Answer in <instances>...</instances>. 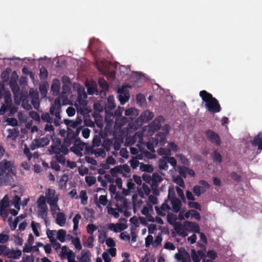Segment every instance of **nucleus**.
<instances>
[{
	"instance_id": "50",
	"label": "nucleus",
	"mask_w": 262,
	"mask_h": 262,
	"mask_svg": "<svg viewBox=\"0 0 262 262\" xmlns=\"http://www.w3.org/2000/svg\"><path fill=\"white\" fill-rule=\"evenodd\" d=\"M39 224L37 223H35L34 221H32L31 223V227L32 230L35 234V235L37 237H39L40 236V234L39 231L37 229V226H39Z\"/></svg>"
},
{
	"instance_id": "26",
	"label": "nucleus",
	"mask_w": 262,
	"mask_h": 262,
	"mask_svg": "<svg viewBox=\"0 0 262 262\" xmlns=\"http://www.w3.org/2000/svg\"><path fill=\"white\" fill-rule=\"evenodd\" d=\"M9 206V203L5 197L0 201V213L2 215L3 212Z\"/></svg>"
},
{
	"instance_id": "21",
	"label": "nucleus",
	"mask_w": 262,
	"mask_h": 262,
	"mask_svg": "<svg viewBox=\"0 0 262 262\" xmlns=\"http://www.w3.org/2000/svg\"><path fill=\"white\" fill-rule=\"evenodd\" d=\"M37 147H42L48 145L50 143V139L48 137H42L35 140Z\"/></svg>"
},
{
	"instance_id": "49",
	"label": "nucleus",
	"mask_w": 262,
	"mask_h": 262,
	"mask_svg": "<svg viewBox=\"0 0 262 262\" xmlns=\"http://www.w3.org/2000/svg\"><path fill=\"white\" fill-rule=\"evenodd\" d=\"M116 105L113 96H109L107 98V107L110 110H113L115 108Z\"/></svg>"
},
{
	"instance_id": "19",
	"label": "nucleus",
	"mask_w": 262,
	"mask_h": 262,
	"mask_svg": "<svg viewBox=\"0 0 262 262\" xmlns=\"http://www.w3.org/2000/svg\"><path fill=\"white\" fill-rule=\"evenodd\" d=\"M184 225L185 228L190 229L194 232H200V227L198 225L194 222L187 221L184 222Z\"/></svg>"
},
{
	"instance_id": "33",
	"label": "nucleus",
	"mask_w": 262,
	"mask_h": 262,
	"mask_svg": "<svg viewBox=\"0 0 262 262\" xmlns=\"http://www.w3.org/2000/svg\"><path fill=\"white\" fill-rule=\"evenodd\" d=\"M98 84L99 86L104 91H107L108 89V85L106 81L103 78L99 79Z\"/></svg>"
},
{
	"instance_id": "47",
	"label": "nucleus",
	"mask_w": 262,
	"mask_h": 262,
	"mask_svg": "<svg viewBox=\"0 0 262 262\" xmlns=\"http://www.w3.org/2000/svg\"><path fill=\"white\" fill-rule=\"evenodd\" d=\"M72 243L75 246V247L76 249L79 250L82 248V246L81 245L80 239L78 237L73 238L72 240Z\"/></svg>"
},
{
	"instance_id": "7",
	"label": "nucleus",
	"mask_w": 262,
	"mask_h": 262,
	"mask_svg": "<svg viewBox=\"0 0 262 262\" xmlns=\"http://www.w3.org/2000/svg\"><path fill=\"white\" fill-rule=\"evenodd\" d=\"M168 198L171 201L172 211L174 213L179 212L182 208V202L180 200L173 196H171L169 194L168 195Z\"/></svg>"
},
{
	"instance_id": "9",
	"label": "nucleus",
	"mask_w": 262,
	"mask_h": 262,
	"mask_svg": "<svg viewBox=\"0 0 262 262\" xmlns=\"http://www.w3.org/2000/svg\"><path fill=\"white\" fill-rule=\"evenodd\" d=\"M177 170L180 176L184 178H186L187 174L191 177H194L195 172L192 169L184 166H179L177 167Z\"/></svg>"
},
{
	"instance_id": "30",
	"label": "nucleus",
	"mask_w": 262,
	"mask_h": 262,
	"mask_svg": "<svg viewBox=\"0 0 262 262\" xmlns=\"http://www.w3.org/2000/svg\"><path fill=\"white\" fill-rule=\"evenodd\" d=\"M192 191L195 195L200 196L202 193L205 192V189L203 187L195 185L193 187Z\"/></svg>"
},
{
	"instance_id": "10",
	"label": "nucleus",
	"mask_w": 262,
	"mask_h": 262,
	"mask_svg": "<svg viewBox=\"0 0 262 262\" xmlns=\"http://www.w3.org/2000/svg\"><path fill=\"white\" fill-rule=\"evenodd\" d=\"M50 152L51 154H59L60 153L63 155H67L69 152L68 147L63 143L61 146H51Z\"/></svg>"
},
{
	"instance_id": "11",
	"label": "nucleus",
	"mask_w": 262,
	"mask_h": 262,
	"mask_svg": "<svg viewBox=\"0 0 262 262\" xmlns=\"http://www.w3.org/2000/svg\"><path fill=\"white\" fill-rule=\"evenodd\" d=\"M251 145L253 147H257L258 150H262V133H259L254 139L250 141Z\"/></svg>"
},
{
	"instance_id": "17",
	"label": "nucleus",
	"mask_w": 262,
	"mask_h": 262,
	"mask_svg": "<svg viewBox=\"0 0 262 262\" xmlns=\"http://www.w3.org/2000/svg\"><path fill=\"white\" fill-rule=\"evenodd\" d=\"M91 254L88 250H83L80 256H77L79 262H90Z\"/></svg>"
},
{
	"instance_id": "56",
	"label": "nucleus",
	"mask_w": 262,
	"mask_h": 262,
	"mask_svg": "<svg viewBox=\"0 0 262 262\" xmlns=\"http://www.w3.org/2000/svg\"><path fill=\"white\" fill-rule=\"evenodd\" d=\"M6 122H7L9 125H11L12 126H15L18 124V121L16 119L14 118H8L6 119Z\"/></svg>"
},
{
	"instance_id": "2",
	"label": "nucleus",
	"mask_w": 262,
	"mask_h": 262,
	"mask_svg": "<svg viewBox=\"0 0 262 262\" xmlns=\"http://www.w3.org/2000/svg\"><path fill=\"white\" fill-rule=\"evenodd\" d=\"M199 96L205 103V107L210 113L215 114L221 111V106L219 101L213 97L211 94L203 90L200 92Z\"/></svg>"
},
{
	"instance_id": "3",
	"label": "nucleus",
	"mask_w": 262,
	"mask_h": 262,
	"mask_svg": "<svg viewBox=\"0 0 262 262\" xmlns=\"http://www.w3.org/2000/svg\"><path fill=\"white\" fill-rule=\"evenodd\" d=\"M61 110V104L59 99H56L50 108V113L51 115L55 116L56 119L53 120L54 124L56 126L60 125V120L61 119L60 112Z\"/></svg>"
},
{
	"instance_id": "24",
	"label": "nucleus",
	"mask_w": 262,
	"mask_h": 262,
	"mask_svg": "<svg viewBox=\"0 0 262 262\" xmlns=\"http://www.w3.org/2000/svg\"><path fill=\"white\" fill-rule=\"evenodd\" d=\"M38 216L42 219L46 220L48 215V207L42 206L38 207Z\"/></svg>"
},
{
	"instance_id": "22",
	"label": "nucleus",
	"mask_w": 262,
	"mask_h": 262,
	"mask_svg": "<svg viewBox=\"0 0 262 262\" xmlns=\"http://www.w3.org/2000/svg\"><path fill=\"white\" fill-rule=\"evenodd\" d=\"M174 229L179 235L183 237H185L187 235L185 229L183 227H182V224L180 223H175Z\"/></svg>"
},
{
	"instance_id": "41",
	"label": "nucleus",
	"mask_w": 262,
	"mask_h": 262,
	"mask_svg": "<svg viewBox=\"0 0 262 262\" xmlns=\"http://www.w3.org/2000/svg\"><path fill=\"white\" fill-rule=\"evenodd\" d=\"M191 257L193 262H200V257L194 249L191 250Z\"/></svg>"
},
{
	"instance_id": "32",
	"label": "nucleus",
	"mask_w": 262,
	"mask_h": 262,
	"mask_svg": "<svg viewBox=\"0 0 262 262\" xmlns=\"http://www.w3.org/2000/svg\"><path fill=\"white\" fill-rule=\"evenodd\" d=\"M71 252H73L69 249L67 246H64L61 247V252L60 256L62 257L68 258L69 257V256Z\"/></svg>"
},
{
	"instance_id": "12",
	"label": "nucleus",
	"mask_w": 262,
	"mask_h": 262,
	"mask_svg": "<svg viewBox=\"0 0 262 262\" xmlns=\"http://www.w3.org/2000/svg\"><path fill=\"white\" fill-rule=\"evenodd\" d=\"M118 93V100L121 104L123 105L128 101L129 98V93L126 92L123 88L119 90Z\"/></svg>"
},
{
	"instance_id": "18",
	"label": "nucleus",
	"mask_w": 262,
	"mask_h": 262,
	"mask_svg": "<svg viewBox=\"0 0 262 262\" xmlns=\"http://www.w3.org/2000/svg\"><path fill=\"white\" fill-rule=\"evenodd\" d=\"M154 116L153 113L147 110L142 113L140 118L142 122H147L151 120L154 118Z\"/></svg>"
},
{
	"instance_id": "25",
	"label": "nucleus",
	"mask_w": 262,
	"mask_h": 262,
	"mask_svg": "<svg viewBox=\"0 0 262 262\" xmlns=\"http://www.w3.org/2000/svg\"><path fill=\"white\" fill-rule=\"evenodd\" d=\"M10 86L14 94L15 95L17 93L19 92V88L15 79H13L12 78H11L10 80Z\"/></svg>"
},
{
	"instance_id": "37",
	"label": "nucleus",
	"mask_w": 262,
	"mask_h": 262,
	"mask_svg": "<svg viewBox=\"0 0 262 262\" xmlns=\"http://www.w3.org/2000/svg\"><path fill=\"white\" fill-rule=\"evenodd\" d=\"M177 157L179 158V161L183 164L189 166L190 162L189 160L183 155L180 154L177 155Z\"/></svg>"
},
{
	"instance_id": "35",
	"label": "nucleus",
	"mask_w": 262,
	"mask_h": 262,
	"mask_svg": "<svg viewBox=\"0 0 262 262\" xmlns=\"http://www.w3.org/2000/svg\"><path fill=\"white\" fill-rule=\"evenodd\" d=\"M64 123L67 126V129H71V127L73 128H75L78 126L74 120H69V119H64Z\"/></svg>"
},
{
	"instance_id": "13",
	"label": "nucleus",
	"mask_w": 262,
	"mask_h": 262,
	"mask_svg": "<svg viewBox=\"0 0 262 262\" xmlns=\"http://www.w3.org/2000/svg\"><path fill=\"white\" fill-rule=\"evenodd\" d=\"M127 228V226L125 224L117 223L113 224L111 223L108 225V228L115 232H121Z\"/></svg>"
},
{
	"instance_id": "58",
	"label": "nucleus",
	"mask_w": 262,
	"mask_h": 262,
	"mask_svg": "<svg viewBox=\"0 0 262 262\" xmlns=\"http://www.w3.org/2000/svg\"><path fill=\"white\" fill-rule=\"evenodd\" d=\"M71 85L70 84H63L62 87V94H69L71 92Z\"/></svg>"
},
{
	"instance_id": "64",
	"label": "nucleus",
	"mask_w": 262,
	"mask_h": 262,
	"mask_svg": "<svg viewBox=\"0 0 262 262\" xmlns=\"http://www.w3.org/2000/svg\"><path fill=\"white\" fill-rule=\"evenodd\" d=\"M130 166L133 169H136L140 164L139 162L135 158H133L129 161Z\"/></svg>"
},
{
	"instance_id": "34",
	"label": "nucleus",
	"mask_w": 262,
	"mask_h": 262,
	"mask_svg": "<svg viewBox=\"0 0 262 262\" xmlns=\"http://www.w3.org/2000/svg\"><path fill=\"white\" fill-rule=\"evenodd\" d=\"M163 180L162 178L158 173H154L152 176V184L153 185H157Z\"/></svg>"
},
{
	"instance_id": "43",
	"label": "nucleus",
	"mask_w": 262,
	"mask_h": 262,
	"mask_svg": "<svg viewBox=\"0 0 262 262\" xmlns=\"http://www.w3.org/2000/svg\"><path fill=\"white\" fill-rule=\"evenodd\" d=\"M200 246L201 249L196 251V252L200 258L204 259L205 258V252L206 251V247L203 244H200Z\"/></svg>"
},
{
	"instance_id": "20",
	"label": "nucleus",
	"mask_w": 262,
	"mask_h": 262,
	"mask_svg": "<svg viewBox=\"0 0 262 262\" xmlns=\"http://www.w3.org/2000/svg\"><path fill=\"white\" fill-rule=\"evenodd\" d=\"M60 83L58 79H55L53 81L51 90L54 95H57L59 92Z\"/></svg>"
},
{
	"instance_id": "4",
	"label": "nucleus",
	"mask_w": 262,
	"mask_h": 262,
	"mask_svg": "<svg viewBox=\"0 0 262 262\" xmlns=\"http://www.w3.org/2000/svg\"><path fill=\"white\" fill-rule=\"evenodd\" d=\"M79 138H76L74 134V131L72 129H68L66 138L63 143L68 148L71 144L77 143L79 141Z\"/></svg>"
},
{
	"instance_id": "60",
	"label": "nucleus",
	"mask_w": 262,
	"mask_h": 262,
	"mask_svg": "<svg viewBox=\"0 0 262 262\" xmlns=\"http://www.w3.org/2000/svg\"><path fill=\"white\" fill-rule=\"evenodd\" d=\"M191 211V215L192 217L195 218L198 221L201 220V215L199 212L194 209L190 210Z\"/></svg>"
},
{
	"instance_id": "6",
	"label": "nucleus",
	"mask_w": 262,
	"mask_h": 262,
	"mask_svg": "<svg viewBox=\"0 0 262 262\" xmlns=\"http://www.w3.org/2000/svg\"><path fill=\"white\" fill-rule=\"evenodd\" d=\"M73 144L74 145L70 149V151L80 157H82L83 156L82 151L86 145V144L79 140L77 143H75Z\"/></svg>"
},
{
	"instance_id": "45",
	"label": "nucleus",
	"mask_w": 262,
	"mask_h": 262,
	"mask_svg": "<svg viewBox=\"0 0 262 262\" xmlns=\"http://www.w3.org/2000/svg\"><path fill=\"white\" fill-rule=\"evenodd\" d=\"M85 180L89 186H91L96 182V178L94 176H86Z\"/></svg>"
},
{
	"instance_id": "62",
	"label": "nucleus",
	"mask_w": 262,
	"mask_h": 262,
	"mask_svg": "<svg viewBox=\"0 0 262 262\" xmlns=\"http://www.w3.org/2000/svg\"><path fill=\"white\" fill-rule=\"evenodd\" d=\"M154 242L153 237L151 235H148L145 238V245L146 247H149V246Z\"/></svg>"
},
{
	"instance_id": "51",
	"label": "nucleus",
	"mask_w": 262,
	"mask_h": 262,
	"mask_svg": "<svg viewBox=\"0 0 262 262\" xmlns=\"http://www.w3.org/2000/svg\"><path fill=\"white\" fill-rule=\"evenodd\" d=\"M39 77L40 79H46L48 76L47 70L44 67H42L40 70Z\"/></svg>"
},
{
	"instance_id": "28",
	"label": "nucleus",
	"mask_w": 262,
	"mask_h": 262,
	"mask_svg": "<svg viewBox=\"0 0 262 262\" xmlns=\"http://www.w3.org/2000/svg\"><path fill=\"white\" fill-rule=\"evenodd\" d=\"M102 146L107 151H109L111 150V146H113V140L110 139L104 140Z\"/></svg>"
},
{
	"instance_id": "29",
	"label": "nucleus",
	"mask_w": 262,
	"mask_h": 262,
	"mask_svg": "<svg viewBox=\"0 0 262 262\" xmlns=\"http://www.w3.org/2000/svg\"><path fill=\"white\" fill-rule=\"evenodd\" d=\"M66 231L63 229H60L57 232V238L61 243L66 241Z\"/></svg>"
},
{
	"instance_id": "54",
	"label": "nucleus",
	"mask_w": 262,
	"mask_h": 262,
	"mask_svg": "<svg viewBox=\"0 0 262 262\" xmlns=\"http://www.w3.org/2000/svg\"><path fill=\"white\" fill-rule=\"evenodd\" d=\"M79 197L81 200L82 204H85V202L88 200V196L85 190H81L80 192Z\"/></svg>"
},
{
	"instance_id": "52",
	"label": "nucleus",
	"mask_w": 262,
	"mask_h": 262,
	"mask_svg": "<svg viewBox=\"0 0 262 262\" xmlns=\"http://www.w3.org/2000/svg\"><path fill=\"white\" fill-rule=\"evenodd\" d=\"M87 232L92 235L94 232L97 229V227L94 224H89L86 227Z\"/></svg>"
},
{
	"instance_id": "15",
	"label": "nucleus",
	"mask_w": 262,
	"mask_h": 262,
	"mask_svg": "<svg viewBox=\"0 0 262 262\" xmlns=\"http://www.w3.org/2000/svg\"><path fill=\"white\" fill-rule=\"evenodd\" d=\"M155 140L157 145L163 146L166 142V138L164 133H159L156 135L155 138Z\"/></svg>"
},
{
	"instance_id": "63",
	"label": "nucleus",
	"mask_w": 262,
	"mask_h": 262,
	"mask_svg": "<svg viewBox=\"0 0 262 262\" xmlns=\"http://www.w3.org/2000/svg\"><path fill=\"white\" fill-rule=\"evenodd\" d=\"M184 255L182 257V262H191V258L188 252H186L185 250Z\"/></svg>"
},
{
	"instance_id": "39",
	"label": "nucleus",
	"mask_w": 262,
	"mask_h": 262,
	"mask_svg": "<svg viewBox=\"0 0 262 262\" xmlns=\"http://www.w3.org/2000/svg\"><path fill=\"white\" fill-rule=\"evenodd\" d=\"M162 241V233H159L156 236L155 239L152 243V246L154 247H157L161 244Z\"/></svg>"
},
{
	"instance_id": "55",
	"label": "nucleus",
	"mask_w": 262,
	"mask_h": 262,
	"mask_svg": "<svg viewBox=\"0 0 262 262\" xmlns=\"http://www.w3.org/2000/svg\"><path fill=\"white\" fill-rule=\"evenodd\" d=\"M159 154L161 156L165 155L169 157V156L171 155V151L168 148H160L159 151Z\"/></svg>"
},
{
	"instance_id": "1",
	"label": "nucleus",
	"mask_w": 262,
	"mask_h": 262,
	"mask_svg": "<svg viewBox=\"0 0 262 262\" xmlns=\"http://www.w3.org/2000/svg\"><path fill=\"white\" fill-rule=\"evenodd\" d=\"M5 149L0 145V158L3 156ZM16 174V167L14 162L7 159L0 161V186H11Z\"/></svg>"
},
{
	"instance_id": "27",
	"label": "nucleus",
	"mask_w": 262,
	"mask_h": 262,
	"mask_svg": "<svg viewBox=\"0 0 262 262\" xmlns=\"http://www.w3.org/2000/svg\"><path fill=\"white\" fill-rule=\"evenodd\" d=\"M140 169L142 171L147 172L151 173L154 171V168L152 165L149 164H145L144 163H140Z\"/></svg>"
},
{
	"instance_id": "8",
	"label": "nucleus",
	"mask_w": 262,
	"mask_h": 262,
	"mask_svg": "<svg viewBox=\"0 0 262 262\" xmlns=\"http://www.w3.org/2000/svg\"><path fill=\"white\" fill-rule=\"evenodd\" d=\"M206 135L207 138L212 143L218 146L220 145L221 140L219 135L214 131L209 129L206 132Z\"/></svg>"
},
{
	"instance_id": "57",
	"label": "nucleus",
	"mask_w": 262,
	"mask_h": 262,
	"mask_svg": "<svg viewBox=\"0 0 262 262\" xmlns=\"http://www.w3.org/2000/svg\"><path fill=\"white\" fill-rule=\"evenodd\" d=\"M136 99L137 102L140 103V104H142L146 101L144 95L142 94H137L136 96Z\"/></svg>"
},
{
	"instance_id": "46",
	"label": "nucleus",
	"mask_w": 262,
	"mask_h": 262,
	"mask_svg": "<svg viewBox=\"0 0 262 262\" xmlns=\"http://www.w3.org/2000/svg\"><path fill=\"white\" fill-rule=\"evenodd\" d=\"M46 201L45 196L43 195H40L37 200V203H38L37 207L47 206L46 204Z\"/></svg>"
},
{
	"instance_id": "36",
	"label": "nucleus",
	"mask_w": 262,
	"mask_h": 262,
	"mask_svg": "<svg viewBox=\"0 0 262 262\" xmlns=\"http://www.w3.org/2000/svg\"><path fill=\"white\" fill-rule=\"evenodd\" d=\"M125 115L126 116H136L138 115V110L135 108L131 107L125 111Z\"/></svg>"
},
{
	"instance_id": "53",
	"label": "nucleus",
	"mask_w": 262,
	"mask_h": 262,
	"mask_svg": "<svg viewBox=\"0 0 262 262\" xmlns=\"http://www.w3.org/2000/svg\"><path fill=\"white\" fill-rule=\"evenodd\" d=\"M165 159L167 160V163L170 164L175 167L177 166V161L176 159L172 157L165 156Z\"/></svg>"
},
{
	"instance_id": "48",
	"label": "nucleus",
	"mask_w": 262,
	"mask_h": 262,
	"mask_svg": "<svg viewBox=\"0 0 262 262\" xmlns=\"http://www.w3.org/2000/svg\"><path fill=\"white\" fill-rule=\"evenodd\" d=\"M65 155H63L62 153V154L60 153L56 155L55 158L58 163L61 164H64L66 161V159L64 157Z\"/></svg>"
},
{
	"instance_id": "31",
	"label": "nucleus",
	"mask_w": 262,
	"mask_h": 262,
	"mask_svg": "<svg viewBox=\"0 0 262 262\" xmlns=\"http://www.w3.org/2000/svg\"><path fill=\"white\" fill-rule=\"evenodd\" d=\"M92 154L95 155L96 158L101 157L102 158H104L106 156V152L104 149V148H97L95 149V151H93L92 152Z\"/></svg>"
},
{
	"instance_id": "59",
	"label": "nucleus",
	"mask_w": 262,
	"mask_h": 262,
	"mask_svg": "<svg viewBox=\"0 0 262 262\" xmlns=\"http://www.w3.org/2000/svg\"><path fill=\"white\" fill-rule=\"evenodd\" d=\"M108 213L114 215L115 218H118L119 216V214L117 211V209L112 207L108 208Z\"/></svg>"
},
{
	"instance_id": "23",
	"label": "nucleus",
	"mask_w": 262,
	"mask_h": 262,
	"mask_svg": "<svg viewBox=\"0 0 262 262\" xmlns=\"http://www.w3.org/2000/svg\"><path fill=\"white\" fill-rule=\"evenodd\" d=\"M66 222V215L63 212H59L57 214L56 222V223L61 227L63 226Z\"/></svg>"
},
{
	"instance_id": "5",
	"label": "nucleus",
	"mask_w": 262,
	"mask_h": 262,
	"mask_svg": "<svg viewBox=\"0 0 262 262\" xmlns=\"http://www.w3.org/2000/svg\"><path fill=\"white\" fill-rule=\"evenodd\" d=\"M45 197L47 200V203L49 205L51 204H53L56 202H58L59 198L57 195H56V191L54 189L49 188L45 192Z\"/></svg>"
},
{
	"instance_id": "44",
	"label": "nucleus",
	"mask_w": 262,
	"mask_h": 262,
	"mask_svg": "<svg viewBox=\"0 0 262 262\" xmlns=\"http://www.w3.org/2000/svg\"><path fill=\"white\" fill-rule=\"evenodd\" d=\"M41 119L43 121L49 123H52L53 122V117H51L48 113L42 114Z\"/></svg>"
},
{
	"instance_id": "40",
	"label": "nucleus",
	"mask_w": 262,
	"mask_h": 262,
	"mask_svg": "<svg viewBox=\"0 0 262 262\" xmlns=\"http://www.w3.org/2000/svg\"><path fill=\"white\" fill-rule=\"evenodd\" d=\"M159 168L161 170H167L168 168V163L165 157L163 160H160L159 162Z\"/></svg>"
},
{
	"instance_id": "61",
	"label": "nucleus",
	"mask_w": 262,
	"mask_h": 262,
	"mask_svg": "<svg viewBox=\"0 0 262 262\" xmlns=\"http://www.w3.org/2000/svg\"><path fill=\"white\" fill-rule=\"evenodd\" d=\"M207 255L212 260L215 259L217 257L216 252L213 250H209L207 253Z\"/></svg>"
},
{
	"instance_id": "16",
	"label": "nucleus",
	"mask_w": 262,
	"mask_h": 262,
	"mask_svg": "<svg viewBox=\"0 0 262 262\" xmlns=\"http://www.w3.org/2000/svg\"><path fill=\"white\" fill-rule=\"evenodd\" d=\"M108 203V200L106 195H101L97 199V194L95 195V203L98 207H100V205L105 206Z\"/></svg>"
},
{
	"instance_id": "38",
	"label": "nucleus",
	"mask_w": 262,
	"mask_h": 262,
	"mask_svg": "<svg viewBox=\"0 0 262 262\" xmlns=\"http://www.w3.org/2000/svg\"><path fill=\"white\" fill-rule=\"evenodd\" d=\"M212 157L214 162L221 163L222 161V157L221 155L216 150L213 151L212 155Z\"/></svg>"
},
{
	"instance_id": "42",
	"label": "nucleus",
	"mask_w": 262,
	"mask_h": 262,
	"mask_svg": "<svg viewBox=\"0 0 262 262\" xmlns=\"http://www.w3.org/2000/svg\"><path fill=\"white\" fill-rule=\"evenodd\" d=\"M188 205L189 208H194L200 211L202 210L201 205L199 203L194 202L193 201L189 202L188 203Z\"/></svg>"
},
{
	"instance_id": "14",
	"label": "nucleus",
	"mask_w": 262,
	"mask_h": 262,
	"mask_svg": "<svg viewBox=\"0 0 262 262\" xmlns=\"http://www.w3.org/2000/svg\"><path fill=\"white\" fill-rule=\"evenodd\" d=\"M4 255L8 256V257L10 258L18 259L21 255V251L20 250H11L8 248L5 252Z\"/></svg>"
}]
</instances>
